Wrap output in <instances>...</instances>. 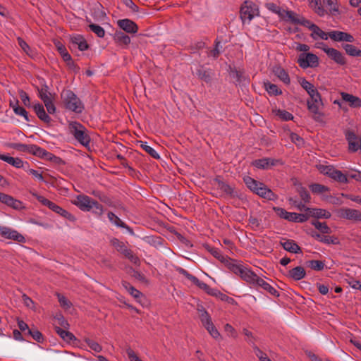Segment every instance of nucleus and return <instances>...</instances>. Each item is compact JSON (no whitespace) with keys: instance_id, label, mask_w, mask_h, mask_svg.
Wrapping results in <instances>:
<instances>
[{"instance_id":"f257e3e1","label":"nucleus","mask_w":361,"mask_h":361,"mask_svg":"<svg viewBox=\"0 0 361 361\" xmlns=\"http://www.w3.org/2000/svg\"><path fill=\"white\" fill-rule=\"evenodd\" d=\"M243 180L245 185L250 190L264 198L269 200L273 199L274 193L270 189L267 188L264 183L258 182L250 176L245 177Z\"/></svg>"},{"instance_id":"f03ea898","label":"nucleus","mask_w":361,"mask_h":361,"mask_svg":"<svg viewBox=\"0 0 361 361\" xmlns=\"http://www.w3.org/2000/svg\"><path fill=\"white\" fill-rule=\"evenodd\" d=\"M229 269L235 274L239 276L243 280L253 285L257 275L255 274L250 268L241 263H230Z\"/></svg>"},{"instance_id":"7ed1b4c3","label":"nucleus","mask_w":361,"mask_h":361,"mask_svg":"<svg viewBox=\"0 0 361 361\" xmlns=\"http://www.w3.org/2000/svg\"><path fill=\"white\" fill-rule=\"evenodd\" d=\"M61 97L67 109L75 113H81L84 109V106L80 99L72 91H63Z\"/></svg>"},{"instance_id":"20e7f679","label":"nucleus","mask_w":361,"mask_h":361,"mask_svg":"<svg viewBox=\"0 0 361 361\" xmlns=\"http://www.w3.org/2000/svg\"><path fill=\"white\" fill-rule=\"evenodd\" d=\"M70 133L83 146H87L90 142L87 128L78 122H71L68 126Z\"/></svg>"},{"instance_id":"39448f33","label":"nucleus","mask_w":361,"mask_h":361,"mask_svg":"<svg viewBox=\"0 0 361 361\" xmlns=\"http://www.w3.org/2000/svg\"><path fill=\"white\" fill-rule=\"evenodd\" d=\"M259 14L257 6L251 1H245L240 8V15L243 23L250 22Z\"/></svg>"},{"instance_id":"423d86ee","label":"nucleus","mask_w":361,"mask_h":361,"mask_svg":"<svg viewBox=\"0 0 361 361\" xmlns=\"http://www.w3.org/2000/svg\"><path fill=\"white\" fill-rule=\"evenodd\" d=\"M298 63L302 68H315L319 65V58L312 53L300 54L298 59Z\"/></svg>"},{"instance_id":"0eeeda50","label":"nucleus","mask_w":361,"mask_h":361,"mask_svg":"<svg viewBox=\"0 0 361 361\" xmlns=\"http://www.w3.org/2000/svg\"><path fill=\"white\" fill-rule=\"evenodd\" d=\"M38 96L44 102L48 114H54L56 112V107L53 102V96L48 91L47 86L42 87L40 90H39Z\"/></svg>"},{"instance_id":"6e6552de","label":"nucleus","mask_w":361,"mask_h":361,"mask_svg":"<svg viewBox=\"0 0 361 361\" xmlns=\"http://www.w3.org/2000/svg\"><path fill=\"white\" fill-rule=\"evenodd\" d=\"M318 48L322 49L327 56L334 61L336 63L339 65H344L346 63L345 59L343 56V54L338 50L329 48L326 46L324 43H320L319 45L317 46Z\"/></svg>"},{"instance_id":"1a4fd4ad","label":"nucleus","mask_w":361,"mask_h":361,"mask_svg":"<svg viewBox=\"0 0 361 361\" xmlns=\"http://www.w3.org/2000/svg\"><path fill=\"white\" fill-rule=\"evenodd\" d=\"M0 235L6 239L13 240L18 243L25 242V238L23 235L8 226H0Z\"/></svg>"},{"instance_id":"9d476101","label":"nucleus","mask_w":361,"mask_h":361,"mask_svg":"<svg viewBox=\"0 0 361 361\" xmlns=\"http://www.w3.org/2000/svg\"><path fill=\"white\" fill-rule=\"evenodd\" d=\"M338 217L354 221H361V212L355 209L341 208L337 211Z\"/></svg>"},{"instance_id":"9b49d317","label":"nucleus","mask_w":361,"mask_h":361,"mask_svg":"<svg viewBox=\"0 0 361 361\" xmlns=\"http://www.w3.org/2000/svg\"><path fill=\"white\" fill-rule=\"evenodd\" d=\"M321 171L331 178L337 180L340 183H345L348 182V179L345 175H344L341 171L335 169L331 166H325L321 168Z\"/></svg>"},{"instance_id":"f8f14e48","label":"nucleus","mask_w":361,"mask_h":361,"mask_svg":"<svg viewBox=\"0 0 361 361\" xmlns=\"http://www.w3.org/2000/svg\"><path fill=\"white\" fill-rule=\"evenodd\" d=\"M94 200L89 196L85 195H78L73 200V203L79 207L81 210L89 212L91 210V204Z\"/></svg>"},{"instance_id":"ddd939ff","label":"nucleus","mask_w":361,"mask_h":361,"mask_svg":"<svg viewBox=\"0 0 361 361\" xmlns=\"http://www.w3.org/2000/svg\"><path fill=\"white\" fill-rule=\"evenodd\" d=\"M329 37L336 42H353L355 39L353 35L342 31H331L329 32Z\"/></svg>"},{"instance_id":"4468645a","label":"nucleus","mask_w":361,"mask_h":361,"mask_svg":"<svg viewBox=\"0 0 361 361\" xmlns=\"http://www.w3.org/2000/svg\"><path fill=\"white\" fill-rule=\"evenodd\" d=\"M252 286L255 288H261L269 293L271 295H279L278 291L273 286L258 276Z\"/></svg>"},{"instance_id":"2eb2a0df","label":"nucleus","mask_w":361,"mask_h":361,"mask_svg":"<svg viewBox=\"0 0 361 361\" xmlns=\"http://www.w3.org/2000/svg\"><path fill=\"white\" fill-rule=\"evenodd\" d=\"M117 24L120 28L128 33H135L138 30L137 25L129 19L119 20Z\"/></svg>"},{"instance_id":"dca6fc26","label":"nucleus","mask_w":361,"mask_h":361,"mask_svg":"<svg viewBox=\"0 0 361 361\" xmlns=\"http://www.w3.org/2000/svg\"><path fill=\"white\" fill-rule=\"evenodd\" d=\"M32 108L37 116V117L46 123H50L51 121V118L50 116L46 113L44 106L39 103L34 104Z\"/></svg>"},{"instance_id":"f3484780","label":"nucleus","mask_w":361,"mask_h":361,"mask_svg":"<svg viewBox=\"0 0 361 361\" xmlns=\"http://www.w3.org/2000/svg\"><path fill=\"white\" fill-rule=\"evenodd\" d=\"M27 152L47 159H51L52 156L51 153L35 145H28Z\"/></svg>"},{"instance_id":"a211bd4d","label":"nucleus","mask_w":361,"mask_h":361,"mask_svg":"<svg viewBox=\"0 0 361 361\" xmlns=\"http://www.w3.org/2000/svg\"><path fill=\"white\" fill-rule=\"evenodd\" d=\"M306 272L302 267L298 266L288 271L287 276L294 281H299L305 278Z\"/></svg>"},{"instance_id":"6ab92c4d","label":"nucleus","mask_w":361,"mask_h":361,"mask_svg":"<svg viewBox=\"0 0 361 361\" xmlns=\"http://www.w3.org/2000/svg\"><path fill=\"white\" fill-rule=\"evenodd\" d=\"M341 95L342 99L348 102L351 107L357 108L361 106V99L359 97L345 92H342Z\"/></svg>"},{"instance_id":"aec40b11","label":"nucleus","mask_w":361,"mask_h":361,"mask_svg":"<svg viewBox=\"0 0 361 361\" xmlns=\"http://www.w3.org/2000/svg\"><path fill=\"white\" fill-rule=\"evenodd\" d=\"M300 85L302 87V88H304L307 91V92L310 97V99H312L313 98L315 99L319 98V97H320L319 93L318 92L317 90L314 87V86L305 79H303L300 82Z\"/></svg>"},{"instance_id":"412c9836","label":"nucleus","mask_w":361,"mask_h":361,"mask_svg":"<svg viewBox=\"0 0 361 361\" xmlns=\"http://www.w3.org/2000/svg\"><path fill=\"white\" fill-rule=\"evenodd\" d=\"M107 217L109 221L117 227L127 229L129 232L133 233L132 229L127 226L119 217L111 212H108Z\"/></svg>"},{"instance_id":"4be33fe9","label":"nucleus","mask_w":361,"mask_h":361,"mask_svg":"<svg viewBox=\"0 0 361 361\" xmlns=\"http://www.w3.org/2000/svg\"><path fill=\"white\" fill-rule=\"evenodd\" d=\"M300 18V16L296 14L293 11L286 10H283V11H282V14L280 17L281 19L285 21L290 22L293 24L297 25L298 24Z\"/></svg>"},{"instance_id":"5701e85b","label":"nucleus","mask_w":361,"mask_h":361,"mask_svg":"<svg viewBox=\"0 0 361 361\" xmlns=\"http://www.w3.org/2000/svg\"><path fill=\"white\" fill-rule=\"evenodd\" d=\"M0 159L6 161L11 166L20 169L23 167V161L18 157H12L6 154H0Z\"/></svg>"},{"instance_id":"b1692460","label":"nucleus","mask_w":361,"mask_h":361,"mask_svg":"<svg viewBox=\"0 0 361 361\" xmlns=\"http://www.w3.org/2000/svg\"><path fill=\"white\" fill-rule=\"evenodd\" d=\"M122 286L138 302H141V298H143V295L140 291L135 288L127 281H123Z\"/></svg>"},{"instance_id":"393cba45","label":"nucleus","mask_w":361,"mask_h":361,"mask_svg":"<svg viewBox=\"0 0 361 361\" xmlns=\"http://www.w3.org/2000/svg\"><path fill=\"white\" fill-rule=\"evenodd\" d=\"M55 44L63 61H66L68 66L73 65L71 56L68 54L66 48L59 42Z\"/></svg>"},{"instance_id":"a878e982","label":"nucleus","mask_w":361,"mask_h":361,"mask_svg":"<svg viewBox=\"0 0 361 361\" xmlns=\"http://www.w3.org/2000/svg\"><path fill=\"white\" fill-rule=\"evenodd\" d=\"M273 73L278 77L283 82L288 85L290 82V78L287 72L281 66H275L273 68Z\"/></svg>"},{"instance_id":"bb28decb","label":"nucleus","mask_w":361,"mask_h":361,"mask_svg":"<svg viewBox=\"0 0 361 361\" xmlns=\"http://www.w3.org/2000/svg\"><path fill=\"white\" fill-rule=\"evenodd\" d=\"M197 310L199 312V317L200 321L204 326H206L212 323L210 315L202 305H198Z\"/></svg>"},{"instance_id":"cd10ccee","label":"nucleus","mask_w":361,"mask_h":361,"mask_svg":"<svg viewBox=\"0 0 361 361\" xmlns=\"http://www.w3.org/2000/svg\"><path fill=\"white\" fill-rule=\"evenodd\" d=\"M276 160L271 158H263L253 161V165L258 169H268L270 166L275 165Z\"/></svg>"},{"instance_id":"c85d7f7f","label":"nucleus","mask_w":361,"mask_h":361,"mask_svg":"<svg viewBox=\"0 0 361 361\" xmlns=\"http://www.w3.org/2000/svg\"><path fill=\"white\" fill-rule=\"evenodd\" d=\"M309 216H313L315 218H323L329 219L331 216L329 211L323 209H309L308 211Z\"/></svg>"},{"instance_id":"c756f323","label":"nucleus","mask_w":361,"mask_h":361,"mask_svg":"<svg viewBox=\"0 0 361 361\" xmlns=\"http://www.w3.org/2000/svg\"><path fill=\"white\" fill-rule=\"evenodd\" d=\"M50 209H51L54 212L60 214L61 216L65 217L66 219H68V220H70L71 221H75V216L73 214L69 213L68 211L63 209V208H61L59 205L56 204L55 203H54L52 204V206L50 208Z\"/></svg>"},{"instance_id":"7c9ffc66","label":"nucleus","mask_w":361,"mask_h":361,"mask_svg":"<svg viewBox=\"0 0 361 361\" xmlns=\"http://www.w3.org/2000/svg\"><path fill=\"white\" fill-rule=\"evenodd\" d=\"M321 106H322L321 96L319 98H313L307 101V107L311 113H316L319 111Z\"/></svg>"},{"instance_id":"2f4dec72","label":"nucleus","mask_w":361,"mask_h":361,"mask_svg":"<svg viewBox=\"0 0 361 361\" xmlns=\"http://www.w3.org/2000/svg\"><path fill=\"white\" fill-rule=\"evenodd\" d=\"M310 6L319 16L326 15V11L322 6L321 0H309Z\"/></svg>"},{"instance_id":"473e14b6","label":"nucleus","mask_w":361,"mask_h":361,"mask_svg":"<svg viewBox=\"0 0 361 361\" xmlns=\"http://www.w3.org/2000/svg\"><path fill=\"white\" fill-rule=\"evenodd\" d=\"M309 219V214H298L290 212L288 221L298 223H303Z\"/></svg>"},{"instance_id":"72a5a7b5","label":"nucleus","mask_w":361,"mask_h":361,"mask_svg":"<svg viewBox=\"0 0 361 361\" xmlns=\"http://www.w3.org/2000/svg\"><path fill=\"white\" fill-rule=\"evenodd\" d=\"M283 247L292 253H298L300 251V247L291 240H288L281 243Z\"/></svg>"},{"instance_id":"f704fd0d","label":"nucleus","mask_w":361,"mask_h":361,"mask_svg":"<svg viewBox=\"0 0 361 361\" xmlns=\"http://www.w3.org/2000/svg\"><path fill=\"white\" fill-rule=\"evenodd\" d=\"M311 37L314 39H322L326 40L329 37V33L324 32L316 25L312 30Z\"/></svg>"},{"instance_id":"c9c22d12","label":"nucleus","mask_w":361,"mask_h":361,"mask_svg":"<svg viewBox=\"0 0 361 361\" xmlns=\"http://www.w3.org/2000/svg\"><path fill=\"white\" fill-rule=\"evenodd\" d=\"M343 48L348 55L351 56L361 57V50L357 49L355 46L350 44H345L343 45Z\"/></svg>"},{"instance_id":"e433bc0d","label":"nucleus","mask_w":361,"mask_h":361,"mask_svg":"<svg viewBox=\"0 0 361 361\" xmlns=\"http://www.w3.org/2000/svg\"><path fill=\"white\" fill-rule=\"evenodd\" d=\"M196 75L198 76L199 78L205 81L206 82H209L212 79L210 71L206 70L202 66H200L197 69Z\"/></svg>"},{"instance_id":"4c0bfd02","label":"nucleus","mask_w":361,"mask_h":361,"mask_svg":"<svg viewBox=\"0 0 361 361\" xmlns=\"http://www.w3.org/2000/svg\"><path fill=\"white\" fill-rule=\"evenodd\" d=\"M214 182L215 185L222 192L227 195H232L233 188L229 185H228L227 183H224V181L219 178L215 179Z\"/></svg>"},{"instance_id":"58836bf2","label":"nucleus","mask_w":361,"mask_h":361,"mask_svg":"<svg viewBox=\"0 0 361 361\" xmlns=\"http://www.w3.org/2000/svg\"><path fill=\"white\" fill-rule=\"evenodd\" d=\"M288 200V202L290 204H291L293 207H294L299 211H300V212H302V211L308 212L309 211L310 208L306 207L305 204V203L302 202V201H299L294 197H289Z\"/></svg>"},{"instance_id":"ea45409f","label":"nucleus","mask_w":361,"mask_h":361,"mask_svg":"<svg viewBox=\"0 0 361 361\" xmlns=\"http://www.w3.org/2000/svg\"><path fill=\"white\" fill-rule=\"evenodd\" d=\"M264 86L265 87V90L270 95L276 96L282 93L281 90L279 89L277 85L272 84L268 81L264 82Z\"/></svg>"},{"instance_id":"a19ab883","label":"nucleus","mask_w":361,"mask_h":361,"mask_svg":"<svg viewBox=\"0 0 361 361\" xmlns=\"http://www.w3.org/2000/svg\"><path fill=\"white\" fill-rule=\"evenodd\" d=\"M55 329L56 333L65 341L71 342V341L75 339V336L72 333L67 331L60 327H56Z\"/></svg>"},{"instance_id":"79ce46f5","label":"nucleus","mask_w":361,"mask_h":361,"mask_svg":"<svg viewBox=\"0 0 361 361\" xmlns=\"http://www.w3.org/2000/svg\"><path fill=\"white\" fill-rule=\"evenodd\" d=\"M312 224L322 233L329 234L331 233V229L325 222H320L315 220L312 222Z\"/></svg>"},{"instance_id":"37998d69","label":"nucleus","mask_w":361,"mask_h":361,"mask_svg":"<svg viewBox=\"0 0 361 361\" xmlns=\"http://www.w3.org/2000/svg\"><path fill=\"white\" fill-rule=\"evenodd\" d=\"M72 42L73 44H76L80 51H85L88 48L87 43L81 36L73 37Z\"/></svg>"},{"instance_id":"c03bdc74","label":"nucleus","mask_w":361,"mask_h":361,"mask_svg":"<svg viewBox=\"0 0 361 361\" xmlns=\"http://www.w3.org/2000/svg\"><path fill=\"white\" fill-rule=\"evenodd\" d=\"M273 111L282 121H290L293 118V116L286 110L275 109Z\"/></svg>"},{"instance_id":"a18cd8bd","label":"nucleus","mask_w":361,"mask_h":361,"mask_svg":"<svg viewBox=\"0 0 361 361\" xmlns=\"http://www.w3.org/2000/svg\"><path fill=\"white\" fill-rule=\"evenodd\" d=\"M114 38L118 42L126 45L130 44V38L121 31L116 32L115 33Z\"/></svg>"},{"instance_id":"49530a36","label":"nucleus","mask_w":361,"mask_h":361,"mask_svg":"<svg viewBox=\"0 0 361 361\" xmlns=\"http://www.w3.org/2000/svg\"><path fill=\"white\" fill-rule=\"evenodd\" d=\"M265 6L269 11H271L274 13L277 14L279 18L281 17V16L282 14V11H283V10H284V9H282L279 6H278L277 4H276L273 2L266 3Z\"/></svg>"},{"instance_id":"de8ad7c7","label":"nucleus","mask_w":361,"mask_h":361,"mask_svg":"<svg viewBox=\"0 0 361 361\" xmlns=\"http://www.w3.org/2000/svg\"><path fill=\"white\" fill-rule=\"evenodd\" d=\"M310 188L313 193L323 194L329 190V188L323 185L314 183L310 185Z\"/></svg>"},{"instance_id":"09e8293b","label":"nucleus","mask_w":361,"mask_h":361,"mask_svg":"<svg viewBox=\"0 0 361 361\" xmlns=\"http://www.w3.org/2000/svg\"><path fill=\"white\" fill-rule=\"evenodd\" d=\"M209 295L214 296L222 301H229L233 300L232 298H229L226 295L222 293L219 290L215 288H212V290L209 293Z\"/></svg>"},{"instance_id":"8fccbe9b","label":"nucleus","mask_w":361,"mask_h":361,"mask_svg":"<svg viewBox=\"0 0 361 361\" xmlns=\"http://www.w3.org/2000/svg\"><path fill=\"white\" fill-rule=\"evenodd\" d=\"M308 266L313 270L321 271L324 267V263L319 260H310L307 262Z\"/></svg>"},{"instance_id":"3c124183","label":"nucleus","mask_w":361,"mask_h":361,"mask_svg":"<svg viewBox=\"0 0 361 361\" xmlns=\"http://www.w3.org/2000/svg\"><path fill=\"white\" fill-rule=\"evenodd\" d=\"M298 192L299 193L300 197L304 203H308L310 202V195L305 188L302 186L299 187L298 189Z\"/></svg>"},{"instance_id":"603ef678","label":"nucleus","mask_w":361,"mask_h":361,"mask_svg":"<svg viewBox=\"0 0 361 361\" xmlns=\"http://www.w3.org/2000/svg\"><path fill=\"white\" fill-rule=\"evenodd\" d=\"M89 27L92 32H93L99 37H103L105 34V31L102 27L96 24H90Z\"/></svg>"},{"instance_id":"864d4df0","label":"nucleus","mask_w":361,"mask_h":361,"mask_svg":"<svg viewBox=\"0 0 361 361\" xmlns=\"http://www.w3.org/2000/svg\"><path fill=\"white\" fill-rule=\"evenodd\" d=\"M141 147L146 152H147L149 155H151L153 158H155V159H159V154L156 152L155 149H154L152 147H150L149 145H148L147 144V142H141Z\"/></svg>"},{"instance_id":"5fc2aeb1","label":"nucleus","mask_w":361,"mask_h":361,"mask_svg":"<svg viewBox=\"0 0 361 361\" xmlns=\"http://www.w3.org/2000/svg\"><path fill=\"white\" fill-rule=\"evenodd\" d=\"M326 4L329 7V12L331 15L338 13V6L336 0H325Z\"/></svg>"},{"instance_id":"6e6d98bb","label":"nucleus","mask_w":361,"mask_h":361,"mask_svg":"<svg viewBox=\"0 0 361 361\" xmlns=\"http://www.w3.org/2000/svg\"><path fill=\"white\" fill-rule=\"evenodd\" d=\"M85 343L91 350L96 353H99L102 350V348L100 344L93 340L86 339Z\"/></svg>"},{"instance_id":"4d7b16f0","label":"nucleus","mask_w":361,"mask_h":361,"mask_svg":"<svg viewBox=\"0 0 361 361\" xmlns=\"http://www.w3.org/2000/svg\"><path fill=\"white\" fill-rule=\"evenodd\" d=\"M91 206V209H92L94 214L101 216L104 213L103 206L97 201L93 200Z\"/></svg>"},{"instance_id":"13d9d810","label":"nucleus","mask_w":361,"mask_h":361,"mask_svg":"<svg viewBox=\"0 0 361 361\" xmlns=\"http://www.w3.org/2000/svg\"><path fill=\"white\" fill-rule=\"evenodd\" d=\"M27 334L32 336V338L37 342H42L43 337L42 334L36 329H28Z\"/></svg>"},{"instance_id":"bf43d9fd","label":"nucleus","mask_w":361,"mask_h":361,"mask_svg":"<svg viewBox=\"0 0 361 361\" xmlns=\"http://www.w3.org/2000/svg\"><path fill=\"white\" fill-rule=\"evenodd\" d=\"M18 44L21 47V49L30 56L33 57L34 52L31 50L30 47L28 46V44L23 41L22 39L18 38Z\"/></svg>"},{"instance_id":"052dcab7","label":"nucleus","mask_w":361,"mask_h":361,"mask_svg":"<svg viewBox=\"0 0 361 361\" xmlns=\"http://www.w3.org/2000/svg\"><path fill=\"white\" fill-rule=\"evenodd\" d=\"M205 329L208 331L209 334L214 338H219L220 337V334L218 331V330L216 329L213 323L209 324V325L204 326Z\"/></svg>"},{"instance_id":"680f3d73","label":"nucleus","mask_w":361,"mask_h":361,"mask_svg":"<svg viewBox=\"0 0 361 361\" xmlns=\"http://www.w3.org/2000/svg\"><path fill=\"white\" fill-rule=\"evenodd\" d=\"M290 139L294 144H295L298 147H301L304 144L303 139L296 133H290Z\"/></svg>"},{"instance_id":"e2e57ef3","label":"nucleus","mask_w":361,"mask_h":361,"mask_svg":"<svg viewBox=\"0 0 361 361\" xmlns=\"http://www.w3.org/2000/svg\"><path fill=\"white\" fill-rule=\"evenodd\" d=\"M274 210L277 216L288 221L290 212L281 207H274Z\"/></svg>"},{"instance_id":"0e129e2a","label":"nucleus","mask_w":361,"mask_h":361,"mask_svg":"<svg viewBox=\"0 0 361 361\" xmlns=\"http://www.w3.org/2000/svg\"><path fill=\"white\" fill-rule=\"evenodd\" d=\"M32 195L36 197V199L41 202L43 205L48 207L49 209L51 207L54 202H51L48 199L44 197L43 196L39 195L37 193H32Z\"/></svg>"},{"instance_id":"69168bd1","label":"nucleus","mask_w":361,"mask_h":361,"mask_svg":"<svg viewBox=\"0 0 361 361\" xmlns=\"http://www.w3.org/2000/svg\"><path fill=\"white\" fill-rule=\"evenodd\" d=\"M13 111L16 115L23 116L27 121H29L27 117V112L24 108L20 106L19 105H16L14 106Z\"/></svg>"},{"instance_id":"338daca9","label":"nucleus","mask_w":361,"mask_h":361,"mask_svg":"<svg viewBox=\"0 0 361 361\" xmlns=\"http://www.w3.org/2000/svg\"><path fill=\"white\" fill-rule=\"evenodd\" d=\"M112 245L120 252H121L126 246L125 244L116 238H114L111 241Z\"/></svg>"},{"instance_id":"774afa93","label":"nucleus","mask_w":361,"mask_h":361,"mask_svg":"<svg viewBox=\"0 0 361 361\" xmlns=\"http://www.w3.org/2000/svg\"><path fill=\"white\" fill-rule=\"evenodd\" d=\"M254 350L256 356L259 358L260 361H271L270 359L266 355V353H263L259 348L255 346L254 348Z\"/></svg>"}]
</instances>
